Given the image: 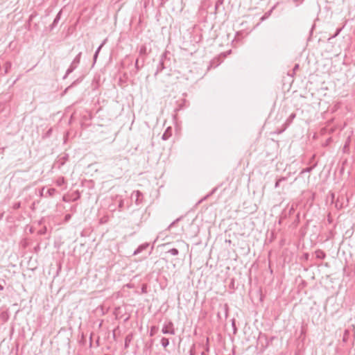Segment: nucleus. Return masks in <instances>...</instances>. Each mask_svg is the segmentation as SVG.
<instances>
[{
    "instance_id": "nucleus-37",
    "label": "nucleus",
    "mask_w": 355,
    "mask_h": 355,
    "mask_svg": "<svg viewBox=\"0 0 355 355\" xmlns=\"http://www.w3.org/2000/svg\"><path fill=\"white\" fill-rule=\"evenodd\" d=\"M201 355H207L206 353L205 352H201Z\"/></svg>"
},
{
    "instance_id": "nucleus-16",
    "label": "nucleus",
    "mask_w": 355,
    "mask_h": 355,
    "mask_svg": "<svg viewBox=\"0 0 355 355\" xmlns=\"http://www.w3.org/2000/svg\"><path fill=\"white\" fill-rule=\"evenodd\" d=\"M168 253H170L173 256H176L178 254L179 251L176 248H172L168 251Z\"/></svg>"
},
{
    "instance_id": "nucleus-3",
    "label": "nucleus",
    "mask_w": 355,
    "mask_h": 355,
    "mask_svg": "<svg viewBox=\"0 0 355 355\" xmlns=\"http://www.w3.org/2000/svg\"><path fill=\"white\" fill-rule=\"evenodd\" d=\"M131 198H135V203L136 205H139L142 203L143 202V194L139 191H134L131 195Z\"/></svg>"
},
{
    "instance_id": "nucleus-28",
    "label": "nucleus",
    "mask_w": 355,
    "mask_h": 355,
    "mask_svg": "<svg viewBox=\"0 0 355 355\" xmlns=\"http://www.w3.org/2000/svg\"><path fill=\"white\" fill-rule=\"evenodd\" d=\"M311 169L312 168L311 167L310 168H305V169H304L302 171V173H304V172H310L311 171Z\"/></svg>"
},
{
    "instance_id": "nucleus-34",
    "label": "nucleus",
    "mask_w": 355,
    "mask_h": 355,
    "mask_svg": "<svg viewBox=\"0 0 355 355\" xmlns=\"http://www.w3.org/2000/svg\"><path fill=\"white\" fill-rule=\"evenodd\" d=\"M3 288H4L3 286L1 284H0V291H3Z\"/></svg>"
},
{
    "instance_id": "nucleus-33",
    "label": "nucleus",
    "mask_w": 355,
    "mask_h": 355,
    "mask_svg": "<svg viewBox=\"0 0 355 355\" xmlns=\"http://www.w3.org/2000/svg\"><path fill=\"white\" fill-rule=\"evenodd\" d=\"M3 213L0 214V220H1L3 218Z\"/></svg>"
},
{
    "instance_id": "nucleus-22",
    "label": "nucleus",
    "mask_w": 355,
    "mask_h": 355,
    "mask_svg": "<svg viewBox=\"0 0 355 355\" xmlns=\"http://www.w3.org/2000/svg\"><path fill=\"white\" fill-rule=\"evenodd\" d=\"M119 209L121 210L122 207H123V200L121 199L119 203Z\"/></svg>"
},
{
    "instance_id": "nucleus-25",
    "label": "nucleus",
    "mask_w": 355,
    "mask_h": 355,
    "mask_svg": "<svg viewBox=\"0 0 355 355\" xmlns=\"http://www.w3.org/2000/svg\"><path fill=\"white\" fill-rule=\"evenodd\" d=\"M67 157H68V155H66L65 156H64V157L62 158L63 160H62V162H61V165H63V164H64L65 160H67Z\"/></svg>"
},
{
    "instance_id": "nucleus-27",
    "label": "nucleus",
    "mask_w": 355,
    "mask_h": 355,
    "mask_svg": "<svg viewBox=\"0 0 355 355\" xmlns=\"http://www.w3.org/2000/svg\"><path fill=\"white\" fill-rule=\"evenodd\" d=\"M232 327L234 328V332L235 333L236 331V326H235V322H234V320H232Z\"/></svg>"
},
{
    "instance_id": "nucleus-13",
    "label": "nucleus",
    "mask_w": 355,
    "mask_h": 355,
    "mask_svg": "<svg viewBox=\"0 0 355 355\" xmlns=\"http://www.w3.org/2000/svg\"><path fill=\"white\" fill-rule=\"evenodd\" d=\"M161 344L163 347L166 348L169 345V340L168 338L163 337L161 340Z\"/></svg>"
},
{
    "instance_id": "nucleus-7",
    "label": "nucleus",
    "mask_w": 355,
    "mask_h": 355,
    "mask_svg": "<svg viewBox=\"0 0 355 355\" xmlns=\"http://www.w3.org/2000/svg\"><path fill=\"white\" fill-rule=\"evenodd\" d=\"M315 254L316 258L319 259H324L326 257V254L322 250H317L315 252Z\"/></svg>"
},
{
    "instance_id": "nucleus-2",
    "label": "nucleus",
    "mask_w": 355,
    "mask_h": 355,
    "mask_svg": "<svg viewBox=\"0 0 355 355\" xmlns=\"http://www.w3.org/2000/svg\"><path fill=\"white\" fill-rule=\"evenodd\" d=\"M162 332L164 334L174 335L175 332L173 328V324L171 322H168L167 324H165L162 329Z\"/></svg>"
},
{
    "instance_id": "nucleus-31",
    "label": "nucleus",
    "mask_w": 355,
    "mask_h": 355,
    "mask_svg": "<svg viewBox=\"0 0 355 355\" xmlns=\"http://www.w3.org/2000/svg\"><path fill=\"white\" fill-rule=\"evenodd\" d=\"M294 211V207H293V205H292L291 208V210H290V214L291 212H293Z\"/></svg>"
},
{
    "instance_id": "nucleus-1",
    "label": "nucleus",
    "mask_w": 355,
    "mask_h": 355,
    "mask_svg": "<svg viewBox=\"0 0 355 355\" xmlns=\"http://www.w3.org/2000/svg\"><path fill=\"white\" fill-rule=\"evenodd\" d=\"M80 56H81V53H79L76 56V58L73 59L70 67L67 70L66 73L63 77L64 79L67 78V77L77 68L78 64L80 63Z\"/></svg>"
},
{
    "instance_id": "nucleus-8",
    "label": "nucleus",
    "mask_w": 355,
    "mask_h": 355,
    "mask_svg": "<svg viewBox=\"0 0 355 355\" xmlns=\"http://www.w3.org/2000/svg\"><path fill=\"white\" fill-rule=\"evenodd\" d=\"M171 135V128H168L162 136L163 140H167Z\"/></svg>"
},
{
    "instance_id": "nucleus-30",
    "label": "nucleus",
    "mask_w": 355,
    "mask_h": 355,
    "mask_svg": "<svg viewBox=\"0 0 355 355\" xmlns=\"http://www.w3.org/2000/svg\"><path fill=\"white\" fill-rule=\"evenodd\" d=\"M179 220V218H178L176 220L173 221V223H171L168 227V228H171L172 226H174V224L176 221H178Z\"/></svg>"
},
{
    "instance_id": "nucleus-18",
    "label": "nucleus",
    "mask_w": 355,
    "mask_h": 355,
    "mask_svg": "<svg viewBox=\"0 0 355 355\" xmlns=\"http://www.w3.org/2000/svg\"><path fill=\"white\" fill-rule=\"evenodd\" d=\"M286 180V178L284 177L278 179L275 182V187L278 188L279 187L280 182L282 181H285Z\"/></svg>"
},
{
    "instance_id": "nucleus-21",
    "label": "nucleus",
    "mask_w": 355,
    "mask_h": 355,
    "mask_svg": "<svg viewBox=\"0 0 355 355\" xmlns=\"http://www.w3.org/2000/svg\"><path fill=\"white\" fill-rule=\"evenodd\" d=\"M342 28H338L335 33L334 35H333L331 37L329 38V40H331V38H334L336 37V36L338 35V34L340 33Z\"/></svg>"
},
{
    "instance_id": "nucleus-19",
    "label": "nucleus",
    "mask_w": 355,
    "mask_h": 355,
    "mask_svg": "<svg viewBox=\"0 0 355 355\" xmlns=\"http://www.w3.org/2000/svg\"><path fill=\"white\" fill-rule=\"evenodd\" d=\"M106 41H107V39H105V40H103V42H102V44H101L98 48H97L96 51H95V53H97V54H98V53H99V52H100V51H101V48H102V47L103 46V45L105 44Z\"/></svg>"
},
{
    "instance_id": "nucleus-17",
    "label": "nucleus",
    "mask_w": 355,
    "mask_h": 355,
    "mask_svg": "<svg viewBox=\"0 0 355 355\" xmlns=\"http://www.w3.org/2000/svg\"><path fill=\"white\" fill-rule=\"evenodd\" d=\"M139 59H137L136 62H135V67L137 69V70H139L141 67H142L144 66V60L143 59L142 61H141V65L139 66Z\"/></svg>"
},
{
    "instance_id": "nucleus-14",
    "label": "nucleus",
    "mask_w": 355,
    "mask_h": 355,
    "mask_svg": "<svg viewBox=\"0 0 355 355\" xmlns=\"http://www.w3.org/2000/svg\"><path fill=\"white\" fill-rule=\"evenodd\" d=\"M65 181H64V178L63 177H61V178H59L57 180H56V184L58 186V187H61L64 184Z\"/></svg>"
},
{
    "instance_id": "nucleus-24",
    "label": "nucleus",
    "mask_w": 355,
    "mask_h": 355,
    "mask_svg": "<svg viewBox=\"0 0 355 355\" xmlns=\"http://www.w3.org/2000/svg\"><path fill=\"white\" fill-rule=\"evenodd\" d=\"M20 207V202H17L13 205V208L15 209H19Z\"/></svg>"
},
{
    "instance_id": "nucleus-9",
    "label": "nucleus",
    "mask_w": 355,
    "mask_h": 355,
    "mask_svg": "<svg viewBox=\"0 0 355 355\" xmlns=\"http://www.w3.org/2000/svg\"><path fill=\"white\" fill-rule=\"evenodd\" d=\"M11 67H12V63L10 61H7L4 65L5 70H4L3 74L8 73L9 70L10 69Z\"/></svg>"
},
{
    "instance_id": "nucleus-26",
    "label": "nucleus",
    "mask_w": 355,
    "mask_h": 355,
    "mask_svg": "<svg viewBox=\"0 0 355 355\" xmlns=\"http://www.w3.org/2000/svg\"><path fill=\"white\" fill-rule=\"evenodd\" d=\"M75 83H76V81H75V82H73V83L70 86H69L68 87H67V88L65 89V90H64V93H66V92H67V90H68L69 88H71V87H72Z\"/></svg>"
},
{
    "instance_id": "nucleus-35",
    "label": "nucleus",
    "mask_w": 355,
    "mask_h": 355,
    "mask_svg": "<svg viewBox=\"0 0 355 355\" xmlns=\"http://www.w3.org/2000/svg\"><path fill=\"white\" fill-rule=\"evenodd\" d=\"M65 218H66V219L67 220L68 218H70V215H67V216H65Z\"/></svg>"
},
{
    "instance_id": "nucleus-36",
    "label": "nucleus",
    "mask_w": 355,
    "mask_h": 355,
    "mask_svg": "<svg viewBox=\"0 0 355 355\" xmlns=\"http://www.w3.org/2000/svg\"><path fill=\"white\" fill-rule=\"evenodd\" d=\"M92 336H90V343H89L90 346L92 345Z\"/></svg>"
},
{
    "instance_id": "nucleus-4",
    "label": "nucleus",
    "mask_w": 355,
    "mask_h": 355,
    "mask_svg": "<svg viewBox=\"0 0 355 355\" xmlns=\"http://www.w3.org/2000/svg\"><path fill=\"white\" fill-rule=\"evenodd\" d=\"M62 15V10H60L58 13L57 14L55 18L54 19L53 23L50 26V30H53L58 24L59 21L60 20Z\"/></svg>"
},
{
    "instance_id": "nucleus-20",
    "label": "nucleus",
    "mask_w": 355,
    "mask_h": 355,
    "mask_svg": "<svg viewBox=\"0 0 355 355\" xmlns=\"http://www.w3.org/2000/svg\"><path fill=\"white\" fill-rule=\"evenodd\" d=\"M157 327L155 326H153L150 329V336H153L155 334V331L157 330Z\"/></svg>"
},
{
    "instance_id": "nucleus-23",
    "label": "nucleus",
    "mask_w": 355,
    "mask_h": 355,
    "mask_svg": "<svg viewBox=\"0 0 355 355\" xmlns=\"http://www.w3.org/2000/svg\"><path fill=\"white\" fill-rule=\"evenodd\" d=\"M44 187H42L39 193V196L40 197L45 196V195L44 194Z\"/></svg>"
},
{
    "instance_id": "nucleus-15",
    "label": "nucleus",
    "mask_w": 355,
    "mask_h": 355,
    "mask_svg": "<svg viewBox=\"0 0 355 355\" xmlns=\"http://www.w3.org/2000/svg\"><path fill=\"white\" fill-rule=\"evenodd\" d=\"M164 68V62H163V60L162 59L159 63V65L157 67V72H156V74L162 71L163 69Z\"/></svg>"
},
{
    "instance_id": "nucleus-32",
    "label": "nucleus",
    "mask_w": 355,
    "mask_h": 355,
    "mask_svg": "<svg viewBox=\"0 0 355 355\" xmlns=\"http://www.w3.org/2000/svg\"><path fill=\"white\" fill-rule=\"evenodd\" d=\"M298 67H299V65H298V64H296V65L294 67V69H294V70H295V69H298Z\"/></svg>"
},
{
    "instance_id": "nucleus-6",
    "label": "nucleus",
    "mask_w": 355,
    "mask_h": 355,
    "mask_svg": "<svg viewBox=\"0 0 355 355\" xmlns=\"http://www.w3.org/2000/svg\"><path fill=\"white\" fill-rule=\"evenodd\" d=\"M278 4V3H277L275 6H273L271 9L270 10H268V12H266L261 18V21H263L265 19H266L267 18L269 17V16H270V15L272 14V11L275 9L277 5Z\"/></svg>"
},
{
    "instance_id": "nucleus-5",
    "label": "nucleus",
    "mask_w": 355,
    "mask_h": 355,
    "mask_svg": "<svg viewBox=\"0 0 355 355\" xmlns=\"http://www.w3.org/2000/svg\"><path fill=\"white\" fill-rule=\"evenodd\" d=\"M149 246L148 243H145L140 245L133 252L134 255L141 253L143 250H146Z\"/></svg>"
},
{
    "instance_id": "nucleus-29",
    "label": "nucleus",
    "mask_w": 355,
    "mask_h": 355,
    "mask_svg": "<svg viewBox=\"0 0 355 355\" xmlns=\"http://www.w3.org/2000/svg\"><path fill=\"white\" fill-rule=\"evenodd\" d=\"M98 54H97V53H94V63H95V62H96V59H97V58H98Z\"/></svg>"
},
{
    "instance_id": "nucleus-12",
    "label": "nucleus",
    "mask_w": 355,
    "mask_h": 355,
    "mask_svg": "<svg viewBox=\"0 0 355 355\" xmlns=\"http://www.w3.org/2000/svg\"><path fill=\"white\" fill-rule=\"evenodd\" d=\"M56 192V189H54V188H51L47 190L46 194H45V197L46 196H53L54 195V193Z\"/></svg>"
},
{
    "instance_id": "nucleus-11",
    "label": "nucleus",
    "mask_w": 355,
    "mask_h": 355,
    "mask_svg": "<svg viewBox=\"0 0 355 355\" xmlns=\"http://www.w3.org/2000/svg\"><path fill=\"white\" fill-rule=\"evenodd\" d=\"M296 116V114L295 113H292L289 116L288 118L287 119L286 121V124L287 125H289L291 122L293 121V120L295 118Z\"/></svg>"
},
{
    "instance_id": "nucleus-10",
    "label": "nucleus",
    "mask_w": 355,
    "mask_h": 355,
    "mask_svg": "<svg viewBox=\"0 0 355 355\" xmlns=\"http://www.w3.org/2000/svg\"><path fill=\"white\" fill-rule=\"evenodd\" d=\"M148 54L147 48L146 46L143 45L139 49V55H146Z\"/></svg>"
},
{
    "instance_id": "nucleus-40",
    "label": "nucleus",
    "mask_w": 355,
    "mask_h": 355,
    "mask_svg": "<svg viewBox=\"0 0 355 355\" xmlns=\"http://www.w3.org/2000/svg\"><path fill=\"white\" fill-rule=\"evenodd\" d=\"M190 355H193L192 351L191 350V353H190Z\"/></svg>"
},
{
    "instance_id": "nucleus-38",
    "label": "nucleus",
    "mask_w": 355,
    "mask_h": 355,
    "mask_svg": "<svg viewBox=\"0 0 355 355\" xmlns=\"http://www.w3.org/2000/svg\"><path fill=\"white\" fill-rule=\"evenodd\" d=\"M338 206H340V204H338V203L336 202V207H338Z\"/></svg>"
},
{
    "instance_id": "nucleus-39",
    "label": "nucleus",
    "mask_w": 355,
    "mask_h": 355,
    "mask_svg": "<svg viewBox=\"0 0 355 355\" xmlns=\"http://www.w3.org/2000/svg\"><path fill=\"white\" fill-rule=\"evenodd\" d=\"M338 206H340V204H338V203L336 202V207H338Z\"/></svg>"
}]
</instances>
